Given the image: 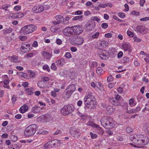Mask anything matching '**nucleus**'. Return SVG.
Returning <instances> with one entry per match:
<instances>
[{
  "label": "nucleus",
  "instance_id": "nucleus-1",
  "mask_svg": "<svg viewBox=\"0 0 149 149\" xmlns=\"http://www.w3.org/2000/svg\"><path fill=\"white\" fill-rule=\"evenodd\" d=\"M130 140L134 144L130 143V144L135 147L141 148L143 145L147 144L149 142V139L143 134L134 135L130 138Z\"/></svg>",
  "mask_w": 149,
  "mask_h": 149
},
{
  "label": "nucleus",
  "instance_id": "nucleus-2",
  "mask_svg": "<svg viewBox=\"0 0 149 149\" xmlns=\"http://www.w3.org/2000/svg\"><path fill=\"white\" fill-rule=\"evenodd\" d=\"M84 104L85 109H95L93 102L95 100V99L91 93H87L84 98Z\"/></svg>",
  "mask_w": 149,
  "mask_h": 149
},
{
  "label": "nucleus",
  "instance_id": "nucleus-3",
  "mask_svg": "<svg viewBox=\"0 0 149 149\" xmlns=\"http://www.w3.org/2000/svg\"><path fill=\"white\" fill-rule=\"evenodd\" d=\"M100 122L102 125L106 128L111 129L114 126L112 119L108 116L103 117L101 119Z\"/></svg>",
  "mask_w": 149,
  "mask_h": 149
},
{
  "label": "nucleus",
  "instance_id": "nucleus-4",
  "mask_svg": "<svg viewBox=\"0 0 149 149\" xmlns=\"http://www.w3.org/2000/svg\"><path fill=\"white\" fill-rule=\"evenodd\" d=\"M37 126L35 124H32L28 126L24 131L25 136L26 137H30L36 132Z\"/></svg>",
  "mask_w": 149,
  "mask_h": 149
},
{
  "label": "nucleus",
  "instance_id": "nucleus-5",
  "mask_svg": "<svg viewBox=\"0 0 149 149\" xmlns=\"http://www.w3.org/2000/svg\"><path fill=\"white\" fill-rule=\"evenodd\" d=\"M36 28V26L33 25H27L22 28L20 33L24 35L29 34L34 31Z\"/></svg>",
  "mask_w": 149,
  "mask_h": 149
},
{
  "label": "nucleus",
  "instance_id": "nucleus-6",
  "mask_svg": "<svg viewBox=\"0 0 149 149\" xmlns=\"http://www.w3.org/2000/svg\"><path fill=\"white\" fill-rule=\"evenodd\" d=\"M61 143L58 140L54 139L46 143L44 146V148L45 149H50V148L58 147Z\"/></svg>",
  "mask_w": 149,
  "mask_h": 149
},
{
  "label": "nucleus",
  "instance_id": "nucleus-7",
  "mask_svg": "<svg viewBox=\"0 0 149 149\" xmlns=\"http://www.w3.org/2000/svg\"><path fill=\"white\" fill-rule=\"evenodd\" d=\"M74 110V108L72 105H69L64 106L61 110V112L62 114L64 116L71 113Z\"/></svg>",
  "mask_w": 149,
  "mask_h": 149
},
{
  "label": "nucleus",
  "instance_id": "nucleus-8",
  "mask_svg": "<svg viewBox=\"0 0 149 149\" xmlns=\"http://www.w3.org/2000/svg\"><path fill=\"white\" fill-rule=\"evenodd\" d=\"M73 36L77 35L82 33L84 31L82 26L80 25H77L72 26Z\"/></svg>",
  "mask_w": 149,
  "mask_h": 149
},
{
  "label": "nucleus",
  "instance_id": "nucleus-9",
  "mask_svg": "<svg viewBox=\"0 0 149 149\" xmlns=\"http://www.w3.org/2000/svg\"><path fill=\"white\" fill-rule=\"evenodd\" d=\"M72 26L71 27H68L65 28L63 31V33L64 35L66 36L70 37L72 35L73 36Z\"/></svg>",
  "mask_w": 149,
  "mask_h": 149
},
{
  "label": "nucleus",
  "instance_id": "nucleus-10",
  "mask_svg": "<svg viewBox=\"0 0 149 149\" xmlns=\"http://www.w3.org/2000/svg\"><path fill=\"white\" fill-rule=\"evenodd\" d=\"M134 31L142 34H144L147 33L148 29L143 25H139L136 26V30Z\"/></svg>",
  "mask_w": 149,
  "mask_h": 149
},
{
  "label": "nucleus",
  "instance_id": "nucleus-11",
  "mask_svg": "<svg viewBox=\"0 0 149 149\" xmlns=\"http://www.w3.org/2000/svg\"><path fill=\"white\" fill-rule=\"evenodd\" d=\"M72 40L73 41V43L75 45H79L82 44L84 42L83 38L81 37H77L74 38Z\"/></svg>",
  "mask_w": 149,
  "mask_h": 149
},
{
  "label": "nucleus",
  "instance_id": "nucleus-12",
  "mask_svg": "<svg viewBox=\"0 0 149 149\" xmlns=\"http://www.w3.org/2000/svg\"><path fill=\"white\" fill-rule=\"evenodd\" d=\"M107 42L103 40L98 42L96 46V48L98 49H101L102 48L105 47L108 45Z\"/></svg>",
  "mask_w": 149,
  "mask_h": 149
},
{
  "label": "nucleus",
  "instance_id": "nucleus-13",
  "mask_svg": "<svg viewBox=\"0 0 149 149\" xmlns=\"http://www.w3.org/2000/svg\"><path fill=\"white\" fill-rule=\"evenodd\" d=\"M102 106L105 107L107 111V113L108 114H110L113 113L115 111V108L114 107L109 105H106L103 104L102 105Z\"/></svg>",
  "mask_w": 149,
  "mask_h": 149
},
{
  "label": "nucleus",
  "instance_id": "nucleus-14",
  "mask_svg": "<svg viewBox=\"0 0 149 149\" xmlns=\"http://www.w3.org/2000/svg\"><path fill=\"white\" fill-rule=\"evenodd\" d=\"M85 26L87 28V30L90 31L95 27V22L94 21H89Z\"/></svg>",
  "mask_w": 149,
  "mask_h": 149
},
{
  "label": "nucleus",
  "instance_id": "nucleus-15",
  "mask_svg": "<svg viewBox=\"0 0 149 149\" xmlns=\"http://www.w3.org/2000/svg\"><path fill=\"white\" fill-rule=\"evenodd\" d=\"M44 9V8L42 6H34L32 9V11L36 13L41 12Z\"/></svg>",
  "mask_w": 149,
  "mask_h": 149
},
{
  "label": "nucleus",
  "instance_id": "nucleus-16",
  "mask_svg": "<svg viewBox=\"0 0 149 149\" xmlns=\"http://www.w3.org/2000/svg\"><path fill=\"white\" fill-rule=\"evenodd\" d=\"M30 46L31 45L29 44L23 43L20 49L22 52H26L30 50Z\"/></svg>",
  "mask_w": 149,
  "mask_h": 149
},
{
  "label": "nucleus",
  "instance_id": "nucleus-17",
  "mask_svg": "<svg viewBox=\"0 0 149 149\" xmlns=\"http://www.w3.org/2000/svg\"><path fill=\"white\" fill-rule=\"evenodd\" d=\"M107 52L106 50H103L101 52H98L97 54L98 56L103 60H107L108 58V56L107 55Z\"/></svg>",
  "mask_w": 149,
  "mask_h": 149
},
{
  "label": "nucleus",
  "instance_id": "nucleus-18",
  "mask_svg": "<svg viewBox=\"0 0 149 149\" xmlns=\"http://www.w3.org/2000/svg\"><path fill=\"white\" fill-rule=\"evenodd\" d=\"M95 125V126L94 128L95 132L98 134H102L104 132V131L98 125Z\"/></svg>",
  "mask_w": 149,
  "mask_h": 149
},
{
  "label": "nucleus",
  "instance_id": "nucleus-19",
  "mask_svg": "<svg viewBox=\"0 0 149 149\" xmlns=\"http://www.w3.org/2000/svg\"><path fill=\"white\" fill-rule=\"evenodd\" d=\"M66 89L72 94L75 90L76 88L75 85L72 84L69 86Z\"/></svg>",
  "mask_w": 149,
  "mask_h": 149
},
{
  "label": "nucleus",
  "instance_id": "nucleus-20",
  "mask_svg": "<svg viewBox=\"0 0 149 149\" xmlns=\"http://www.w3.org/2000/svg\"><path fill=\"white\" fill-rule=\"evenodd\" d=\"M56 63L58 66L61 67L65 63V60L64 59L61 58L57 60Z\"/></svg>",
  "mask_w": 149,
  "mask_h": 149
},
{
  "label": "nucleus",
  "instance_id": "nucleus-21",
  "mask_svg": "<svg viewBox=\"0 0 149 149\" xmlns=\"http://www.w3.org/2000/svg\"><path fill=\"white\" fill-rule=\"evenodd\" d=\"M70 132L71 134L74 137L79 136V130L78 129L71 130H70Z\"/></svg>",
  "mask_w": 149,
  "mask_h": 149
},
{
  "label": "nucleus",
  "instance_id": "nucleus-22",
  "mask_svg": "<svg viewBox=\"0 0 149 149\" xmlns=\"http://www.w3.org/2000/svg\"><path fill=\"white\" fill-rule=\"evenodd\" d=\"M28 108L27 105L24 104L19 109V111L21 113H24L27 111Z\"/></svg>",
  "mask_w": 149,
  "mask_h": 149
},
{
  "label": "nucleus",
  "instance_id": "nucleus-23",
  "mask_svg": "<svg viewBox=\"0 0 149 149\" xmlns=\"http://www.w3.org/2000/svg\"><path fill=\"white\" fill-rule=\"evenodd\" d=\"M42 55L44 58L47 59H50L52 56L51 54L45 51H43Z\"/></svg>",
  "mask_w": 149,
  "mask_h": 149
},
{
  "label": "nucleus",
  "instance_id": "nucleus-24",
  "mask_svg": "<svg viewBox=\"0 0 149 149\" xmlns=\"http://www.w3.org/2000/svg\"><path fill=\"white\" fill-rule=\"evenodd\" d=\"M72 94V93L68 91H66V90L65 91L63 95V97L66 100L69 98Z\"/></svg>",
  "mask_w": 149,
  "mask_h": 149
},
{
  "label": "nucleus",
  "instance_id": "nucleus-25",
  "mask_svg": "<svg viewBox=\"0 0 149 149\" xmlns=\"http://www.w3.org/2000/svg\"><path fill=\"white\" fill-rule=\"evenodd\" d=\"M122 46L125 51H130V50H131V45L129 43L126 42Z\"/></svg>",
  "mask_w": 149,
  "mask_h": 149
},
{
  "label": "nucleus",
  "instance_id": "nucleus-26",
  "mask_svg": "<svg viewBox=\"0 0 149 149\" xmlns=\"http://www.w3.org/2000/svg\"><path fill=\"white\" fill-rule=\"evenodd\" d=\"M110 102L113 105L115 106L119 105L120 104V103L117 102V100L115 99V98L112 97L109 100Z\"/></svg>",
  "mask_w": 149,
  "mask_h": 149
},
{
  "label": "nucleus",
  "instance_id": "nucleus-27",
  "mask_svg": "<svg viewBox=\"0 0 149 149\" xmlns=\"http://www.w3.org/2000/svg\"><path fill=\"white\" fill-rule=\"evenodd\" d=\"M70 17H66L64 18L63 17V19L62 23L65 25H68L69 24V21L70 19Z\"/></svg>",
  "mask_w": 149,
  "mask_h": 149
},
{
  "label": "nucleus",
  "instance_id": "nucleus-28",
  "mask_svg": "<svg viewBox=\"0 0 149 149\" xmlns=\"http://www.w3.org/2000/svg\"><path fill=\"white\" fill-rule=\"evenodd\" d=\"M27 94L29 95H31L33 93V89L32 88H27L25 90Z\"/></svg>",
  "mask_w": 149,
  "mask_h": 149
},
{
  "label": "nucleus",
  "instance_id": "nucleus-29",
  "mask_svg": "<svg viewBox=\"0 0 149 149\" xmlns=\"http://www.w3.org/2000/svg\"><path fill=\"white\" fill-rule=\"evenodd\" d=\"M3 34L4 35H6L8 33H11L13 31L12 29L11 28H9L8 29H6L3 30Z\"/></svg>",
  "mask_w": 149,
  "mask_h": 149
},
{
  "label": "nucleus",
  "instance_id": "nucleus-30",
  "mask_svg": "<svg viewBox=\"0 0 149 149\" xmlns=\"http://www.w3.org/2000/svg\"><path fill=\"white\" fill-rule=\"evenodd\" d=\"M40 107L38 106H35L33 107L32 110L33 113H38L40 111Z\"/></svg>",
  "mask_w": 149,
  "mask_h": 149
},
{
  "label": "nucleus",
  "instance_id": "nucleus-31",
  "mask_svg": "<svg viewBox=\"0 0 149 149\" xmlns=\"http://www.w3.org/2000/svg\"><path fill=\"white\" fill-rule=\"evenodd\" d=\"M130 105V107H134L135 106L136 104V102H135L134 100L132 98H131L129 100Z\"/></svg>",
  "mask_w": 149,
  "mask_h": 149
},
{
  "label": "nucleus",
  "instance_id": "nucleus-32",
  "mask_svg": "<svg viewBox=\"0 0 149 149\" xmlns=\"http://www.w3.org/2000/svg\"><path fill=\"white\" fill-rule=\"evenodd\" d=\"M96 73L99 76H100L103 73V69L100 67H98L96 69Z\"/></svg>",
  "mask_w": 149,
  "mask_h": 149
},
{
  "label": "nucleus",
  "instance_id": "nucleus-33",
  "mask_svg": "<svg viewBox=\"0 0 149 149\" xmlns=\"http://www.w3.org/2000/svg\"><path fill=\"white\" fill-rule=\"evenodd\" d=\"M63 17V16L59 15H57L55 17V18L56 20L60 23L62 22Z\"/></svg>",
  "mask_w": 149,
  "mask_h": 149
},
{
  "label": "nucleus",
  "instance_id": "nucleus-34",
  "mask_svg": "<svg viewBox=\"0 0 149 149\" xmlns=\"http://www.w3.org/2000/svg\"><path fill=\"white\" fill-rule=\"evenodd\" d=\"M129 58L126 56L123 57L121 61L123 63H126L129 62Z\"/></svg>",
  "mask_w": 149,
  "mask_h": 149
},
{
  "label": "nucleus",
  "instance_id": "nucleus-35",
  "mask_svg": "<svg viewBox=\"0 0 149 149\" xmlns=\"http://www.w3.org/2000/svg\"><path fill=\"white\" fill-rule=\"evenodd\" d=\"M10 5L8 4H4L2 6L1 8L2 9L5 11H7L8 12H9L8 10L7 9L8 8L10 7Z\"/></svg>",
  "mask_w": 149,
  "mask_h": 149
},
{
  "label": "nucleus",
  "instance_id": "nucleus-36",
  "mask_svg": "<svg viewBox=\"0 0 149 149\" xmlns=\"http://www.w3.org/2000/svg\"><path fill=\"white\" fill-rule=\"evenodd\" d=\"M96 87L99 90L102 91L103 89V85L100 82H97V84Z\"/></svg>",
  "mask_w": 149,
  "mask_h": 149
},
{
  "label": "nucleus",
  "instance_id": "nucleus-37",
  "mask_svg": "<svg viewBox=\"0 0 149 149\" xmlns=\"http://www.w3.org/2000/svg\"><path fill=\"white\" fill-rule=\"evenodd\" d=\"M83 19V15L78 16H75L73 18L72 20H79V21Z\"/></svg>",
  "mask_w": 149,
  "mask_h": 149
},
{
  "label": "nucleus",
  "instance_id": "nucleus-38",
  "mask_svg": "<svg viewBox=\"0 0 149 149\" xmlns=\"http://www.w3.org/2000/svg\"><path fill=\"white\" fill-rule=\"evenodd\" d=\"M97 124L94 123L93 121H90L87 123V125L88 126H92L94 128L95 126V125Z\"/></svg>",
  "mask_w": 149,
  "mask_h": 149
},
{
  "label": "nucleus",
  "instance_id": "nucleus-39",
  "mask_svg": "<svg viewBox=\"0 0 149 149\" xmlns=\"http://www.w3.org/2000/svg\"><path fill=\"white\" fill-rule=\"evenodd\" d=\"M99 33L96 32L91 37L93 39H97L99 37Z\"/></svg>",
  "mask_w": 149,
  "mask_h": 149
},
{
  "label": "nucleus",
  "instance_id": "nucleus-40",
  "mask_svg": "<svg viewBox=\"0 0 149 149\" xmlns=\"http://www.w3.org/2000/svg\"><path fill=\"white\" fill-rule=\"evenodd\" d=\"M133 39L134 42H139L141 41V39L140 38H138L136 36L134 37Z\"/></svg>",
  "mask_w": 149,
  "mask_h": 149
},
{
  "label": "nucleus",
  "instance_id": "nucleus-41",
  "mask_svg": "<svg viewBox=\"0 0 149 149\" xmlns=\"http://www.w3.org/2000/svg\"><path fill=\"white\" fill-rule=\"evenodd\" d=\"M28 72L29 73L30 77L33 78L35 76V73L33 72L31 70H29Z\"/></svg>",
  "mask_w": 149,
  "mask_h": 149
},
{
  "label": "nucleus",
  "instance_id": "nucleus-42",
  "mask_svg": "<svg viewBox=\"0 0 149 149\" xmlns=\"http://www.w3.org/2000/svg\"><path fill=\"white\" fill-rule=\"evenodd\" d=\"M114 98H115V99H116V100H117V102L120 103V95H115V97H113Z\"/></svg>",
  "mask_w": 149,
  "mask_h": 149
},
{
  "label": "nucleus",
  "instance_id": "nucleus-43",
  "mask_svg": "<svg viewBox=\"0 0 149 149\" xmlns=\"http://www.w3.org/2000/svg\"><path fill=\"white\" fill-rule=\"evenodd\" d=\"M64 56L68 59L71 58L72 57L70 53L69 52H66L64 55Z\"/></svg>",
  "mask_w": 149,
  "mask_h": 149
},
{
  "label": "nucleus",
  "instance_id": "nucleus-44",
  "mask_svg": "<svg viewBox=\"0 0 149 149\" xmlns=\"http://www.w3.org/2000/svg\"><path fill=\"white\" fill-rule=\"evenodd\" d=\"M17 18H19L23 17L24 15L23 13L21 12H18L17 13Z\"/></svg>",
  "mask_w": 149,
  "mask_h": 149
},
{
  "label": "nucleus",
  "instance_id": "nucleus-45",
  "mask_svg": "<svg viewBox=\"0 0 149 149\" xmlns=\"http://www.w3.org/2000/svg\"><path fill=\"white\" fill-rule=\"evenodd\" d=\"M91 137L92 139H95L97 138V135L93 133L92 132H91L90 133Z\"/></svg>",
  "mask_w": 149,
  "mask_h": 149
},
{
  "label": "nucleus",
  "instance_id": "nucleus-46",
  "mask_svg": "<svg viewBox=\"0 0 149 149\" xmlns=\"http://www.w3.org/2000/svg\"><path fill=\"white\" fill-rule=\"evenodd\" d=\"M91 19L93 21H96L98 22H99L100 21V19L96 16L91 17Z\"/></svg>",
  "mask_w": 149,
  "mask_h": 149
},
{
  "label": "nucleus",
  "instance_id": "nucleus-47",
  "mask_svg": "<svg viewBox=\"0 0 149 149\" xmlns=\"http://www.w3.org/2000/svg\"><path fill=\"white\" fill-rule=\"evenodd\" d=\"M38 86L40 88H43L45 86L42 84V82L41 81H39L37 83Z\"/></svg>",
  "mask_w": 149,
  "mask_h": 149
},
{
  "label": "nucleus",
  "instance_id": "nucleus-48",
  "mask_svg": "<svg viewBox=\"0 0 149 149\" xmlns=\"http://www.w3.org/2000/svg\"><path fill=\"white\" fill-rule=\"evenodd\" d=\"M64 75L65 77H69L70 76V72L69 70H65L64 71Z\"/></svg>",
  "mask_w": 149,
  "mask_h": 149
},
{
  "label": "nucleus",
  "instance_id": "nucleus-49",
  "mask_svg": "<svg viewBox=\"0 0 149 149\" xmlns=\"http://www.w3.org/2000/svg\"><path fill=\"white\" fill-rule=\"evenodd\" d=\"M42 68L44 70H46L49 72L50 71V68L47 65H45L43 66Z\"/></svg>",
  "mask_w": 149,
  "mask_h": 149
},
{
  "label": "nucleus",
  "instance_id": "nucleus-50",
  "mask_svg": "<svg viewBox=\"0 0 149 149\" xmlns=\"http://www.w3.org/2000/svg\"><path fill=\"white\" fill-rule=\"evenodd\" d=\"M108 26V25L107 23H103L101 24V27L104 29L107 28Z\"/></svg>",
  "mask_w": 149,
  "mask_h": 149
},
{
  "label": "nucleus",
  "instance_id": "nucleus-51",
  "mask_svg": "<svg viewBox=\"0 0 149 149\" xmlns=\"http://www.w3.org/2000/svg\"><path fill=\"white\" fill-rule=\"evenodd\" d=\"M108 6L107 4H100L98 5V7L102 8H105Z\"/></svg>",
  "mask_w": 149,
  "mask_h": 149
},
{
  "label": "nucleus",
  "instance_id": "nucleus-52",
  "mask_svg": "<svg viewBox=\"0 0 149 149\" xmlns=\"http://www.w3.org/2000/svg\"><path fill=\"white\" fill-rule=\"evenodd\" d=\"M11 139L12 141L15 142L17 140V137L15 135H12L11 137Z\"/></svg>",
  "mask_w": 149,
  "mask_h": 149
},
{
  "label": "nucleus",
  "instance_id": "nucleus-53",
  "mask_svg": "<svg viewBox=\"0 0 149 149\" xmlns=\"http://www.w3.org/2000/svg\"><path fill=\"white\" fill-rule=\"evenodd\" d=\"M19 39L22 41H24L27 39L26 36H21L19 37Z\"/></svg>",
  "mask_w": 149,
  "mask_h": 149
},
{
  "label": "nucleus",
  "instance_id": "nucleus-54",
  "mask_svg": "<svg viewBox=\"0 0 149 149\" xmlns=\"http://www.w3.org/2000/svg\"><path fill=\"white\" fill-rule=\"evenodd\" d=\"M118 16L120 18H123L125 17V15L123 13H118Z\"/></svg>",
  "mask_w": 149,
  "mask_h": 149
},
{
  "label": "nucleus",
  "instance_id": "nucleus-55",
  "mask_svg": "<svg viewBox=\"0 0 149 149\" xmlns=\"http://www.w3.org/2000/svg\"><path fill=\"white\" fill-rule=\"evenodd\" d=\"M17 97L16 95H13L11 99L12 102L13 103H14L17 100Z\"/></svg>",
  "mask_w": 149,
  "mask_h": 149
},
{
  "label": "nucleus",
  "instance_id": "nucleus-56",
  "mask_svg": "<svg viewBox=\"0 0 149 149\" xmlns=\"http://www.w3.org/2000/svg\"><path fill=\"white\" fill-rule=\"evenodd\" d=\"M14 10L16 11L20 10L21 9V6H16L14 8Z\"/></svg>",
  "mask_w": 149,
  "mask_h": 149
},
{
  "label": "nucleus",
  "instance_id": "nucleus-57",
  "mask_svg": "<svg viewBox=\"0 0 149 149\" xmlns=\"http://www.w3.org/2000/svg\"><path fill=\"white\" fill-rule=\"evenodd\" d=\"M127 35L130 37H133L134 35L133 33L131 31H127Z\"/></svg>",
  "mask_w": 149,
  "mask_h": 149
},
{
  "label": "nucleus",
  "instance_id": "nucleus-58",
  "mask_svg": "<svg viewBox=\"0 0 149 149\" xmlns=\"http://www.w3.org/2000/svg\"><path fill=\"white\" fill-rule=\"evenodd\" d=\"M134 113L139 111L141 109V107L139 106L137 107L136 108L133 109Z\"/></svg>",
  "mask_w": 149,
  "mask_h": 149
},
{
  "label": "nucleus",
  "instance_id": "nucleus-59",
  "mask_svg": "<svg viewBox=\"0 0 149 149\" xmlns=\"http://www.w3.org/2000/svg\"><path fill=\"white\" fill-rule=\"evenodd\" d=\"M140 21H146L149 20V17H146L140 19Z\"/></svg>",
  "mask_w": 149,
  "mask_h": 149
},
{
  "label": "nucleus",
  "instance_id": "nucleus-60",
  "mask_svg": "<svg viewBox=\"0 0 149 149\" xmlns=\"http://www.w3.org/2000/svg\"><path fill=\"white\" fill-rule=\"evenodd\" d=\"M131 14L133 15L138 16L139 15V13L138 12H136L135 11H133L131 12Z\"/></svg>",
  "mask_w": 149,
  "mask_h": 149
},
{
  "label": "nucleus",
  "instance_id": "nucleus-61",
  "mask_svg": "<svg viewBox=\"0 0 149 149\" xmlns=\"http://www.w3.org/2000/svg\"><path fill=\"white\" fill-rule=\"evenodd\" d=\"M123 55V53L122 52H120L118 54V58H120L122 57Z\"/></svg>",
  "mask_w": 149,
  "mask_h": 149
},
{
  "label": "nucleus",
  "instance_id": "nucleus-62",
  "mask_svg": "<svg viewBox=\"0 0 149 149\" xmlns=\"http://www.w3.org/2000/svg\"><path fill=\"white\" fill-rule=\"evenodd\" d=\"M51 68L52 69L54 70H55L57 68L55 65V63H54L52 64L51 66Z\"/></svg>",
  "mask_w": 149,
  "mask_h": 149
},
{
  "label": "nucleus",
  "instance_id": "nucleus-63",
  "mask_svg": "<svg viewBox=\"0 0 149 149\" xmlns=\"http://www.w3.org/2000/svg\"><path fill=\"white\" fill-rule=\"evenodd\" d=\"M50 30L52 32H55L56 31V29L55 26H54L51 27Z\"/></svg>",
  "mask_w": 149,
  "mask_h": 149
},
{
  "label": "nucleus",
  "instance_id": "nucleus-64",
  "mask_svg": "<svg viewBox=\"0 0 149 149\" xmlns=\"http://www.w3.org/2000/svg\"><path fill=\"white\" fill-rule=\"evenodd\" d=\"M70 49L73 52H76L77 50V48L75 47H71Z\"/></svg>",
  "mask_w": 149,
  "mask_h": 149
}]
</instances>
